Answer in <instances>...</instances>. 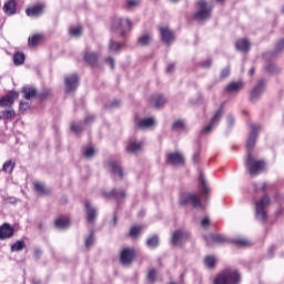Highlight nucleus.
I'll return each mask as SVG.
<instances>
[{"instance_id":"f257e3e1","label":"nucleus","mask_w":284,"mask_h":284,"mask_svg":"<svg viewBox=\"0 0 284 284\" xmlns=\"http://www.w3.org/2000/svg\"><path fill=\"white\" fill-rule=\"evenodd\" d=\"M213 284H241V273L235 268H226L217 274Z\"/></svg>"},{"instance_id":"f03ea898","label":"nucleus","mask_w":284,"mask_h":284,"mask_svg":"<svg viewBox=\"0 0 284 284\" xmlns=\"http://www.w3.org/2000/svg\"><path fill=\"white\" fill-rule=\"evenodd\" d=\"M245 165L251 176H258L265 170V161L254 159L251 152L247 153Z\"/></svg>"},{"instance_id":"7ed1b4c3","label":"nucleus","mask_w":284,"mask_h":284,"mask_svg":"<svg viewBox=\"0 0 284 284\" xmlns=\"http://www.w3.org/2000/svg\"><path fill=\"white\" fill-rule=\"evenodd\" d=\"M112 32H115V34H119L120 37H125L126 32H130L132 30V21L130 19L125 18H115L113 20Z\"/></svg>"},{"instance_id":"20e7f679","label":"nucleus","mask_w":284,"mask_h":284,"mask_svg":"<svg viewBox=\"0 0 284 284\" xmlns=\"http://www.w3.org/2000/svg\"><path fill=\"white\" fill-rule=\"evenodd\" d=\"M267 205H270V196L267 194H264L260 201L255 202V219L262 223L267 221V211H265Z\"/></svg>"},{"instance_id":"39448f33","label":"nucleus","mask_w":284,"mask_h":284,"mask_svg":"<svg viewBox=\"0 0 284 284\" xmlns=\"http://www.w3.org/2000/svg\"><path fill=\"white\" fill-rule=\"evenodd\" d=\"M197 8L199 10L194 13L195 21L201 23L212 18V7L207 6L205 0H199Z\"/></svg>"},{"instance_id":"423d86ee","label":"nucleus","mask_w":284,"mask_h":284,"mask_svg":"<svg viewBox=\"0 0 284 284\" xmlns=\"http://www.w3.org/2000/svg\"><path fill=\"white\" fill-rule=\"evenodd\" d=\"M180 205H191L196 210L205 209V206L203 205V202H201V196H199L196 193L182 194L180 197Z\"/></svg>"},{"instance_id":"0eeeda50","label":"nucleus","mask_w":284,"mask_h":284,"mask_svg":"<svg viewBox=\"0 0 284 284\" xmlns=\"http://www.w3.org/2000/svg\"><path fill=\"white\" fill-rule=\"evenodd\" d=\"M189 240L190 233H187L185 230L179 229L173 232L171 237V244L174 247H181L182 245H185Z\"/></svg>"},{"instance_id":"6e6552de","label":"nucleus","mask_w":284,"mask_h":284,"mask_svg":"<svg viewBox=\"0 0 284 284\" xmlns=\"http://www.w3.org/2000/svg\"><path fill=\"white\" fill-rule=\"evenodd\" d=\"M250 129H251V132L246 141L247 154H250V152L252 153V150H254L256 145V139H258V133L261 132V125L251 123Z\"/></svg>"},{"instance_id":"1a4fd4ad","label":"nucleus","mask_w":284,"mask_h":284,"mask_svg":"<svg viewBox=\"0 0 284 284\" xmlns=\"http://www.w3.org/2000/svg\"><path fill=\"white\" fill-rule=\"evenodd\" d=\"M204 241L207 247H214V245H225L226 243H230V239L216 233H209L204 236Z\"/></svg>"},{"instance_id":"9d476101","label":"nucleus","mask_w":284,"mask_h":284,"mask_svg":"<svg viewBox=\"0 0 284 284\" xmlns=\"http://www.w3.org/2000/svg\"><path fill=\"white\" fill-rule=\"evenodd\" d=\"M266 85H267V81H265V79L258 80L255 87L251 90L250 101H252L253 103H256V101H258V99L263 97V92H265Z\"/></svg>"},{"instance_id":"9b49d317","label":"nucleus","mask_w":284,"mask_h":284,"mask_svg":"<svg viewBox=\"0 0 284 284\" xmlns=\"http://www.w3.org/2000/svg\"><path fill=\"white\" fill-rule=\"evenodd\" d=\"M132 261H134V248H123L120 254V263L124 267H130V265H132Z\"/></svg>"},{"instance_id":"f8f14e48","label":"nucleus","mask_w":284,"mask_h":284,"mask_svg":"<svg viewBox=\"0 0 284 284\" xmlns=\"http://www.w3.org/2000/svg\"><path fill=\"white\" fill-rule=\"evenodd\" d=\"M65 92H74L79 88V75L73 73L64 78Z\"/></svg>"},{"instance_id":"ddd939ff","label":"nucleus","mask_w":284,"mask_h":284,"mask_svg":"<svg viewBox=\"0 0 284 284\" xmlns=\"http://www.w3.org/2000/svg\"><path fill=\"white\" fill-rule=\"evenodd\" d=\"M125 150L128 154L136 155L139 152H141V150H143V142L135 139H130Z\"/></svg>"},{"instance_id":"4468645a","label":"nucleus","mask_w":284,"mask_h":284,"mask_svg":"<svg viewBox=\"0 0 284 284\" xmlns=\"http://www.w3.org/2000/svg\"><path fill=\"white\" fill-rule=\"evenodd\" d=\"M243 88H245V84L243 83V81L230 82L224 88V92L225 94L234 95V94H239L241 90H243Z\"/></svg>"},{"instance_id":"2eb2a0df","label":"nucleus","mask_w":284,"mask_h":284,"mask_svg":"<svg viewBox=\"0 0 284 284\" xmlns=\"http://www.w3.org/2000/svg\"><path fill=\"white\" fill-rule=\"evenodd\" d=\"M166 162L170 163V165H184L185 156H183V153L181 152L169 153Z\"/></svg>"},{"instance_id":"dca6fc26","label":"nucleus","mask_w":284,"mask_h":284,"mask_svg":"<svg viewBox=\"0 0 284 284\" xmlns=\"http://www.w3.org/2000/svg\"><path fill=\"white\" fill-rule=\"evenodd\" d=\"M14 99H19V92L11 91L0 99V108H12V105H14Z\"/></svg>"},{"instance_id":"f3484780","label":"nucleus","mask_w":284,"mask_h":284,"mask_svg":"<svg viewBox=\"0 0 284 284\" xmlns=\"http://www.w3.org/2000/svg\"><path fill=\"white\" fill-rule=\"evenodd\" d=\"M102 196L105 199H116V201H121V199H125L128 193L123 189H113L110 192H102Z\"/></svg>"},{"instance_id":"a211bd4d","label":"nucleus","mask_w":284,"mask_h":284,"mask_svg":"<svg viewBox=\"0 0 284 284\" xmlns=\"http://www.w3.org/2000/svg\"><path fill=\"white\" fill-rule=\"evenodd\" d=\"M45 10L44 3H37L26 9L27 17H41Z\"/></svg>"},{"instance_id":"6ab92c4d","label":"nucleus","mask_w":284,"mask_h":284,"mask_svg":"<svg viewBox=\"0 0 284 284\" xmlns=\"http://www.w3.org/2000/svg\"><path fill=\"white\" fill-rule=\"evenodd\" d=\"M85 210H87V221L88 223H90L91 225H94L95 221H97V207H94L92 205V203H90V201L85 202Z\"/></svg>"},{"instance_id":"aec40b11","label":"nucleus","mask_w":284,"mask_h":284,"mask_svg":"<svg viewBox=\"0 0 284 284\" xmlns=\"http://www.w3.org/2000/svg\"><path fill=\"white\" fill-rule=\"evenodd\" d=\"M200 194L204 196V201H207L210 194V186L207 185V180H205V174L200 173L199 176Z\"/></svg>"},{"instance_id":"412c9836","label":"nucleus","mask_w":284,"mask_h":284,"mask_svg":"<svg viewBox=\"0 0 284 284\" xmlns=\"http://www.w3.org/2000/svg\"><path fill=\"white\" fill-rule=\"evenodd\" d=\"M14 236V227L9 223H4L0 226V241H6V239H12Z\"/></svg>"},{"instance_id":"4be33fe9","label":"nucleus","mask_w":284,"mask_h":284,"mask_svg":"<svg viewBox=\"0 0 284 284\" xmlns=\"http://www.w3.org/2000/svg\"><path fill=\"white\" fill-rule=\"evenodd\" d=\"M160 34L162 37V41L166 43V45H170L174 41V32L168 27L160 28Z\"/></svg>"},{"instance_id":"5701e85b","label":"nucleus","mask_w":284,"mask_h":284,"mask_svg":"<svg viewBox=\"0 0 284 284\" xmlns=\"http://www.w3.org/2000/svg\"><path fill=\"white\" fill-rule=\"evenodd\" d=\"M109 168H110L111 174L119 176V179H123V166H121V162L111 161L109 162Z\"/></svg>"},{"instance_id":"b1692460","label":"nucleus","mask_w":284,"mask_h":284,"mask_svg":"<svg viewBox=\"0 0 284 284\" xmlns=\"http://www.w3.org/2000/svg\"><path fill=\"white\" fill-rule=\"evenodd\" d=\"M166 103L168 100L163 94H153L151 97V105H153V108H156V110L163 108V105H165Z\"/></svg>"},{"instance_id":"393cba45","label":"nucleus","mask_w":284,"mask_h":284,"mask_svg":"<svg viewBox=\"0 0 284 284\" xmlns=\"http://www.w3.org/2000/svg\"><path fill=\"white\" fill-rule=\"evenodd\" d=\"M156 120L154 118H144L140 119L136 122V125L140 130H148V128H154Z\"/></svg>"},{"instance_id":"a878e982","label":"nucleus","mask_w":284,"mask_h":284,"mask_svg":"<svg viewBox=\"0 0 284 284\" xmlns=\"http://www.w3.org/2000/svg\"><path fill=\"white\" fill-rule=\"evenodd\" d=\"M22 94H24V99L30 101L31 99H37L39 91L34 87H23L21 90Z\"/></svg>"},{"instance_id":"bb28decb","label":"nucleus","mask_w":284,"mask_h":284,"mask_svg":"<svg viewBox=\"0 0 284 284\" xmlns=\"http://www.w3.org/2000/svg\"><path fill=\"white\" fill-rule=\"evenodd\" d=\"M235 48H236V50H239V52L246 53L251 50L252 44H250V40H247V39H240L236 41Z\"/></svg>"},{"instance_id":"cd10ccee","label":"nucleus","mask_w":284,"mask_h":284,"mask_svg":"<svg viewBox=\"0 0 284 284\" xmlns=\"http://www.w3.org/2000/svg\"><path fill=\"white\" fill-rule=\"evenodd\" d=\"M4 12L10 17L17 13V1L8 0L3 6Z\"/></svg>"},{"instance_id":"c85d7f7f","label":"nucleus","mask_w":284,"mask_h":284,"mask_svg":"<svg viewBox=\"0 0 284 284\" xmlns=\"http://www.w3.org/2000/svg\"><path fill=\"white\" fill-rule=\"evenodd\" d=\"M84 61L89 65H97V61H99V54L94 52H88L84 54Z\"/></svg>"},{"instance_id":"c756f323","label":"nucleus","mask_w":284,"mask_h":284,"mask_svg":"<svg viewBox=\"0 0 284 284\" xmlns=\"http://www.w3.org/2000/svg\"><path fill=\"white\" fill-rule=\"evenodd\" d=\"M34 190H36V192H38V194H41L42 196L50 194L49 189L45 187V184L41 183V182L34 183Z\"/></svg>"},{"instance_id":"7c9ffc66","label":"nucleus","mask_w":284,"mask_h":284,"mask_svg":"<svg viewBox=\"0 0 284 284\" xmlns=\"http://www.w3.org/2000/svg\"><path fill=\"white\" fill-rule=\"evenodd\" d=\"M224 113L225 111L223 110V106H220L211 119L212 124L219 125V122L221 121V119H223Z\"/></svg>"},{"instance_id":"2f4dec72","label":"nucleus","mask_w":284,"mask_h":284,"mask_svg":"<svg viewBox=\"0 0 284 284\" xmlns=\"http://www.w3.org/2000/svg\"><path fill=\"white\" fill-rule=\"evenodd\" d=\"M54 225L58 230H67V227H70V220L62 217L57 219Z\"/></svg>"},{"instance_id":"473e14b6","label":"nucleus","mask_w":284,"mask_h":284,"mask_svg":"<svg viewBox=\"0 0 284 284\" xmlns=\"http://www.w3.org/2000/svg\"><path fill=\"white\" fill-rule=\"evenodd\" d=\"M233 245H236V247H250L251 243L246 239L243 237H236L231 241Z\"/></svg>"},{"instance_id":"72a5a7b5","label":"nucleus","mask_w":284,"mask_h":284,"mask_svg":"<svg viewBox=\"0 0 284 284\" xmlns=\"http://www.w3.org/2000/svg\"><path fill=\"white\" fill-rule=\"evenodd\" d=\"M13 63L16 65H23L26 63V54L23 52H16L13 54Z\"/></svg>"},{"instance_id":"f704fd0d","label":"nucleus","mask_w":284,"mask_h":284,"mask_svg":"<svg viewBox=\"0 0 284 284\" xmlns=\"http://www.w3.org/2000/svg\"><path fill=\"white\" fill-rule=\"evenodd\" d=\"M41 39H43L42 34H33L32 37H29L28 41H29V45L31 48H34L36 45H39V42L41 41Z\"/></svg>"},{"instance_id":"c9c22d12","label":"nucleus","mask_w":284,"mask_h":284,"mask_svg":"<svg viewBox=\"0 0 284 284\" xmlns=\"http://www.w3.org/2000/svg\"><path fill=\"white\" fill-rule=\"evenodd\" d=\"M26 242L23 240H18L11 245V252H21V250H24Z\"/></svg>"},{"instance_id":"e433bc0d","label":"nucleus","mask_w":284,"mask_h":284,"mask_svg":"<svg viewBox=\"0 0 284 284\" xmlns=\"http://www.w3.org/2000/svg\"><path fill=\"white\" fill-rule=\"evenodd\" d=\"M150 41H152V36L150 33L142 34L138 39L140 45H149Z\"/></svg>"},{"instance_id":"4c0bfd02","label":"nucleus","mask_w":284,"mask_h":284,"mask_svg":"<svg viewBox=\"0 0 284 284\" xmlns=\"http://www.w3.org/2000/svg\"><path fill=\"white\" fill-rule=\"evenodd\" d=\"M97 241V237L94 236V232H91L88 237L84 240V245L87 250H90V247H92V245H94Z\"/></svg>"},{"instance_id":"58836bf2","label":"nucleus","mask_w":284,"mask_h":284,"mask_svg":"<svg viewBox=\"0 0 284 284\" xmlns=\"http://www.w3.org/2000/svg\"><path fill=\"white\" fill-rule=\"evenodd\" d=\"M159 243H161V241L159 240V235H153L152 237L146 240L148 247H159Z\"/></svg>"},{"instance_id":"ea45409f","label":"nucleus","mask_w":284,"mask_h":284,"mask_svg":"<svg viewBox=\"0 0 284 284\" xmlns=\"http://www.w3.org/2000/svg\"><path fill=\"white\" fill-rule=\"evenodd\" d=\"M71 37H74L75 39H79V37H82L83 34V28L81 27H71L69 30Z\"/></svg>"},{"instance_id":"a19ab883","label":"nucleus","mask_w":284,"mask_h":284,"mask_svg":"<svg viewBox=\"0 0 284 284\" xmlns=\"http://www.w3.org/2000/svg\"><path fill=\"white\" fill-rule=\"evenodd\" d=\"M121 42H116L113 39H111L109 42V50L111 52H121Z\"/></svg>"},{"instance_id":"79ce46f5","label":"nucleus","mask_w":284,"mask_h":284,"mask_svg":"<svg viewBox=\"0 0 284 284\" xmlns=\"http://www.w3.org/2000/svg\"><path fill=\"white\" fill-rule=\"evenodd\" d=\"M172 130L175 132H181V130H185V121L183 120H176L172 124Z\"/></svg>"},{"instance_id":"37998d69","label":"nucleus","mask_w":284,"mask_h":284,"mask_svg":"<svg viewBox=\"0 0 284 284\" xmlns=\"http://www.w3.org/2000/svg\"><path fill=\"white\" fill-rule=\"evenodd\" d=\"M14 162L12 160H9L3 163L2 165V172H9V174H12V171L14 170Z\"/></svg>"},{"instance_id":"c03bdc74","label":"nucleus","mask_w":284,"mask_h":284,"mask_svg":"<svg viewBox=\"0 0 284 284\" xmlns=\"http://www.w3.org/2000/svg\"><path fill=\"white\" fill-rule=\"evenodd\" d=\"M14 114H16L14 109L1 111L0 119H3V120L12 119V116H14Z\"/></svg>"},{"instance_id":"a18cd8bd","label":"nucleus","mask_w":284,"mask_h":284,"mask_svg":"<svg viewBox=\"0 0 284 284\" xmlns=\"http://www.w3.org/2000/svg\"><path fill=\"white\" fill-rule=\"evenodd\" d=\"M283 51H284V39H280L275 44L273 54H281V52Z\"/></svg>"},{"instance_id":"49530a36","label":"nucleus","mask_w":284,"mask_h":284,"mask_svg":"<svg viewBox=\"0 0 284 284\" xmlns=\"http://www.w3.org/2000/svg\"><path fill=\"white\" fill-rule=\"evenodd\" d=\"M143 227L139 226V225H134L130 229V236H132V239L139 236V234H141Z\"/></svg>"},{"instance_id":"de8ad7c7","label":"nucleus","mask_w":284,"mask_h":284,"mask_svg":"<svg viewBox=\"0 0 284 284\" xmlns=\"http://www.w3.org/2000/svg\"><path fill=\"white\" fill-rule=\"evenodd\" d=\"M95 152H97V151L94 150L93 146H88V148H85L84 151H83V156H84L85 159H92V156H94Z\"/></svg>"},{"instance_id":"09e8293b","label":"nucleus","mask_w":284,"mask_h":284,"mask_svg":"<svg viewBox=\"0 0 284 284\" xmlns=\"http://www.w3.org/2000/svg\"><path fill=\"white\" fill-rule=\"evenodd\" d=\"M146 278H148L149 283H156V270L151 268L148 273Z\"/></svg>"},{"instance_id":"8fccbe9b","label":"nucleus","mask_w":284,"mask_h":284,"mask_svg":"<svg viewBox=\"0 0 284 284\" xmlns=\"http://www.w3.org/2000/svg\"><path fill=\"white\" fill-rule=\"evenodd\" d=\"M206 267H214L216 265V258L214 256H206L204 260Z\"/></svg>"},{"instance_id":"3c124183","label":"nucleus","mask_w":284,"mask_h":284,"mask_svg":"<svg viewBox=\"0 0 284 284\" xmlns=\"http://www.w3.org/2000/svg\"><path fill=\"white\" fill-rule=\"evenodd\" d=\"M266 71L270 72L271 74H278V72H281V69L278 67H276V64L270 63L266 67Z\"/></svg>"},{"instance_id":"603ef678","label":"nucleus","mask_w":284,"mask_h":284,"mask_svg":"<svg viewBox=\"0 0 284 284\" xmlns=\"http://www.w3.org/2000/svg\"><path fill=\"white\" fill-rule=\"evenodd\" d=\"M71 132H74V134H81V132H83V123L71 124Z\"/></svg>"},{"instance_id":"864d4df0","label":"nucleus","mask_w":284,"mask_h":284,"mask_svg":"<svg viewBox=\"0 0 284 284\" xmlns=\"http://www.w3.org/2000/svg\"><path fill=\"white\" fill-rule=\"evenodd\" d=\"M140 3H141V1H139V0H128L126 1V8L129 10H132V8H139Z\"/></svg>"},{"instance_id":"5fc2aeb1","label":"nucleus","mask_w":284,"mask_h":284,"mask_svg":"<svg viewBox=\"0 0 284 284\" xmlns=\"http://www.w3.org/2000/svg\"><path fill=\"white\" fill-rule=\"evenodd\" d=\"M216 128V124H212V122H210L206 126H204L201 131L202 134H210V132H212V129Z\"/></svg>"},{"instance_id":"6e6d98bb","label":"nucleus","mask_w":284,"mask_h":284,"mask_svg":"<svg viewBox=\"0 0 284 284\" xmlns=\"http://www.w3.org/2000/svg\"><path fill=\"white\" fill-rule=\"evenodd\" d=\"M230 72H231L230 67L224 68L220 74L221 79H227V77H230Z\"/></svg>"},{"instance_id":"4d7b16f0","label":"nucleus","mask_w":284,"mask_h":284,"mask_svg":"<svg viewBox=\"0 0 284 284\" xmlns=\"http://www.w3.org/2000/svg\"><path fill=\"white\" fill-rule=\"evenodd\" d=\"M201 68H212V58H209L201 62Z\"/></svg>"},{"instance_id":"13d9d810","label":"nucleus","mask_w":284,"mask_h":284,"mask_svg":"<svg viewBox=\"0 0 284 284\" xmlns=\"http://www.w3.org/2000/svg\"><path fill=\"white\" fill-rule=\"evenodd\" d=\"M119 105H121V101L115 100V101L111 102L110 104H108L106 108L109 110H112L113 108H119Z\"/></svg>"},{"instance_id":"bf43d9fd","label":"nucleus","mask_w":284,"mask_h":284,"mask_svg":"<svg viewBox=\"0 0 284 284\" xmlns=\"http://www.w3.org/2000/svg\"><path fill=\"white\" fill-rule=\"evenodd\" d=\"M30 104L28 102L20 101V112H27Z\"/></svg>"},{"instance_id":"052dcab7","label":"nucleus","mask_w":284,"mask_h":284,"mask_svg":"<svg viewBox=\"0 0 284 284\" xmlns=\"http://www.w3.org/2000/svg\"><path fill=\"white\" fill-rule=\"evenodd\" d=\"M226 122H227V125H230V128H232V125H234V116L227 115Z\"/></svg>"},{"instance_id":"680f3d73","label":"nucleus","mask_w":284,"mask_h":284,"mask_svg":"<svg viewBox=\"0 0 284 284\" xmlns=\"http://www.w3.org/2000/svg\"><path fill=\"white\" fill-rule=\"evenodd\" d=\"M202 227H207V225H210V217H203L202 222Z\"/></svg>"},{"instance_id":"e2e57ef3","label":"nucleus","mask_w":284,"mask_h":284,"mask_svg":"<svg viewBox=\"0 0 284 284\" xmlns=\"http://www.w3.org/2000/svg\"><path fill=\"white\" fill-rule=\"evenodd\" d=\"M175 65H176V64H174V63H170V64L166 67V72H168V74H170L171 72H174Z\"/></svg>"},{"instance_id":"0e129e2a","label":"nucleus","mask_w":284,"mask_h":284,"mask_svg":"<svg viewBox=\"0 0 284 284\" xmlns=\"http://www.w3.org/2000/svg\"><path fill=\"white\" fill-rule=\"evenodd\" d=\"M41 254H43V251H41V248H36V250H34V256H36L37 258H41Z\"/></svg>"},{"instance_id":"69168bd1","label":"nucleus","mask_w":284,"mask_h":284,"mask_svg":"<svg viewBox=\"0 0 284 284\" xmlns=\"http://www.w3.org/2000/svg\"><path fill=\"white\" fill-rule=\"evenodd\" d=\"M106 63H109V65H111V70H114V59L108 58Z\"/></svg>"},{"instance_id":"338daca9","label":"nucleus","mask_w":284,"mask_h":284,"mask_svg":"<svg viewBox=\"0 0 284 284\" xmlns=\"http://www.w3.org/2000/svg\"><path fill=\"white\" fill-rule=\"evenodd\" d=\"M94 121V115H88L84 120V123H92Z\"/></svg>"},{"instance_id":"774afa93","label":"nucleus","mask_w":284,"mask_h":284,"mask_svg":"<svg viewBox=\"0 0 284 284\" xmlns=\"http://www.w3.org/2000/svg\"><path fill=\"white\" fill-rule=\"evenodd\" d=\"M116 223H118V217L114 216V217L110 221L111 227H115Z\"/></svg>"}]
</instances>
